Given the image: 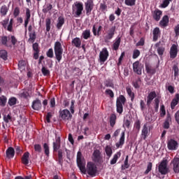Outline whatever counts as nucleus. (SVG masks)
<instances>
[{
	"label": "nucleus",
	"mask_w": 179,
	"mask_h": 179,
	"mask_svg": "<svg viewBox=\"0 0 179 179\" xmlns=\"http://www.w3.org/2000/svg\"><path fill=\"white\" fill-rule=\"evenodd\" d=\"M77 164L81 173L83 174H86L87 171V174L92 176V177L96 176V173H97V167H96V164L93 162H88L86 169V161L82 157V152H80L77 153Z\"/></svg>",
	"instance_id": "nucleus-1"
},
{
	"label": "nucleus",
	"mask_w": 179,
	"mask_h": 179,
	"mask_svg": "<svg viewBox=\"0 0 179 179\" xmlns=\"http://www.w3.org/2000/svg\"><path fill=\"white\" fill-rule=\"evenodd\" d=\"M54 50L56 59L58 61V62H61V59H62V52H64V49H62V45L59 43V41H56L55 43Z\"/></svg>",
	"instance_id": "nucleus-2"
},
{
	"label": "nucleus",
	"mask_w": 179,
	"mask_h": 179,
	"mask_svg": "<svg viewBox=\"0 0 179 179\" xmlns=\"http://www.w3.org/2000/svg\"><path fill=\"white\" fill-rule=\"evenodd\" d=\"M73 14L75 15L76 17H79L83 12V3L79 1H76L72 6Z\"/></svg>",
	"instance_id": "nucleus-3"
},
{
	"label": "nucleus",
	"mask_w": 179,
	"mask_h": 179,
	"mask_svg": "<svg viewBox=\"0 0 179 179\" xmlns=\"http://www.w3.org/2000/svg\"><path fill=\"white\" fill-rule=\"evenodd\" d=\"M59 117L63 121H71L72 120V114L68 109L60 110Z\"/></svg>",
	"instance_id": "nucleus-4"
},
{
	"label": "nucleus",
	"mask_w": 179,
	"mask_h": 179,
	"mask_svg": "<svg viewBox=\"0 0 179 179\" xmlns=\"http://www.w3.org/2000/svg\"><path fill=\"white\" fill-rule=\"evenodd\" d=\"M125 104V97L123 95H120L116 102V106H117V112L119 113V114H122L123 111V107Z\"/></svg>",
	"instance_id": "nucleus-5"
},
{
	"label": "nucleus",
	"mask_w": 179,
	"mask_h": 179,
	"mask_svg": "<svg viewBox=\"0 0 179 179\" xmlns=\"http://www.w3.org/2000/svg\"><path fill=\"white\" fill-rule=\"evenodd\" d=\"M167 159H164L158 166V170L161 174H167L169 173V168L167 167Z\"/></svg>",
	"instance_id": "nucleus-6"
},
{
	"label": "nucleus",
	"mask_w": 179,
	"mask_h": 179,
	"mask_svg": "<svg viewBox=\"0 0 179 179\" xmlns=\"http://www.w3.org/2000/svg\"><path fill=\"white\" fill-rule=\"evenodd\" d=\"M166 143L169 150H177V149H178V141H176L174 138L168 139Z\"/></svg>",
	"instance_id": "nucleus-7"
},
{
	"label": "nucleus",
	"mask_w": 179,
	"mask_h": 179,
	"mask_svg": "<svg viewBox=\"0 0 179 179\" xmlns=\"http://www.w3.org/2000/svg\"><path fill=\"white\" fill-rule=\"evenodd\" d=\"M114 34H115V26L111 27L106 31L104 36L106 43L108 42L109 40H111L113 37H114Z\"/></svg>",
	"instance_id": "nucleus-8"
},
{
	"label": "nucleus",
	"mask_w": 179,
	"mask_h": 179,
	"mask_svg": "<svg viewBox=\"0 0 179 179\" xmlns=\"http://www.w3.org/2000/svg\"><path fill=\"white\" fill-rule=\"evenodd\" d=\"M108 58V50L107 48H103L99 53V61L101 64H104Z\"/></svg>",
	"instance_id": "nucleus-9"
},
{
	"label": "nucleus",
	"mask_w": 179,
	"mask_h": 179,
	"mask_svg": "<svg viewBox=\"0 0 179 179\" xmlns=\"http://www.w3.org/2000/svg\"><path fill=\"white\" fill-rule=\"evenodd\" d=\"M142 68H143V66L138 61L133 64L134 72H136L137 75H142Z\"/></svg>",
	"instance_id": "nucleus-10"
},
{
	"label": "nucleus",
	"mask_w": 179,
	"mask_h": 179,
	"mask_svg": "<svg viewBox=\"0 0 179 179\" xmlns=\"http://www.w3.org/2000/svg\"><path fill=\"white\" fill-rule=\"evenodd\" d=\"M124 143H125V131H122L121 133L120 140L117 143H116V148H117V149L122 148Z\"/></svg>",
	"instance_id": "nucleus-11"
},
{
	"label": "nucleus",
	"mask_w": 179,
	"mask_h": 179,
	"mask_svg": "<svg viewBox=\"0 0 179 179\" xmlns=\"http://www.w3.org/2000/svg\"><path fill=\"white\" fill-rule=\"evenodd\" d=\"M171 164L173 166V171L175 173H179V157H174L171 161Z\"/></svg>",
	"instance_id": "nucleus-12"
},
{
	"label": "nucleus",
	"mask_w": 179,
	"mask_h": 179,
	"mask_svg": "<svg viewBox=\"0 0 179 179\" xmlns=\"http://www.w3.org/2000/svg\"><path fill=\"white\" fill-rule=\"evenodd\" d=\"M162 15L163 12H162L160 10L157 9L152 12V17L156 20V22H159V20H160Z\"/></svg>",
	"instance_id": "nucleus-13"
},
{
	"label": "nucleus",
	"mask_w": 179,
	"mask_h": 179,
	"mask_svg": "<svg viewBox=\"0 0 179 179\" xmlns=\"http://www.w3.org/2000/svg\"><path fill=\"white\" fill-rule=\"evenodd\" d=\"M33 110H36V111H38V110L41 109V101L39 99H36L32 102L31 106Z\"/></svg>",
	"instance_id": "nucleus-14"
},
{
	"label": "nucleus",
	"mask_w": 179,
	"mask_h": 179,
	"mask_svg": "<svg viewBox=\"0 0 179 179\" xmlns=\"http://www.w3.org/2000/svg\"><path fill=\"white\" fill-rule=\"evenodd\" d=\"M148 136H149V129H148V126L146 124H144L141 131V138L145 140Z\"/></svg>",
	"instance_id": "nucleus-15"
},
{
	"label": "nucleus",
	"mask_w": 179,
	"mask_h": 179,
	"mask_svg": "<svg viewBox=\"0 0 179 179\" xmlns=\"http://www.w3.org/2000/svg\"><path fill=\"white\" fill-rule=\"evenodd\" d=\"M93 9V1L91 0H88L85 3V10L87 15H89L90 12H92V10Z\"/></svg>",
	"instance_id": "nucleus-16"
},
{
	"label": "nucleus",
	"mask_w": 179,
	"mask_h": 179,
	"mask_svg": "<svg viewBox=\"0 0 179 179\" xmlns=\"http://www.w3.org/2000/svg\"><path fill=\"white\" fill-rule=\"evenodd\" d=\"M178 53V51L177 50V45L176 44H173L170 50V55L171 58H176L177 57V54Z\"/></svg>",
	"instance_id": "nucleus-17"
},
{
	"label": "nucleus",
	"mask_w": 179,
	"mask_h": 179,
	"mask_svg": "<svg viewBox=\"0 0 179 179\" xmlns=\"http://www.w3.org/2000/svg\"><path fill=\"white\" fill-rule=\"evenodd\" d=\"M178 101H179V94H176L175 95V98L172 100V101L171 103V110H174V108H176V106H177V104H178Z\"/></svg>",
	"instance_id": "nucleus-18"
},
{
	"label": "nucleus",
	"mask_w": 179,
	"mask_h": 179,
	"mask_svg": "<svg viewBox=\"0 0 179 179\" xmlns=\"http://www.w3.org/2000/svg\"><path fill=\"white\" fill-rule=\"evenodd\" d=\"M152 34H153V41H157V38L160 37V29L159 27L155 28L152 31Z\"/></svg>",
	"instance_id": "nucleus-19"
},
{
	"label": "nucleus",
	"mask_w": 179,
	"mask_h": 179,
	"mask_svg": "<svg viewBox=\"0 0 179 179\" xmlns=\"http://www.w3.org/2000/svg\"><path fill=\"white\" fill-rule=\"evenodd\" d=\"M169 24V16L168 15H164L162 20L159 22V26L161 27H166Z\"/></svg>",
	"instance_id": "nucleus-20"
},
{
	"label": "nucleus",
	"mask_w": 179,
	"mask_h": 179,
	"mask_svg": "<svg viewBox=\"0 0 179 179\" xmlns=\"http://www.w3.org/2000/svg\"><path fill=\"white\" fill-rule=\"evenodd\" d=\"M14 156H15V150L13 149V148H9L6 150V157H8V159H12L13 158Z\"/></svg>",
	"instance_id": "nucleus-21"
},
{
	"label": "nucleus",
	"mask_w": 179,
	"mask_h": 179,
	"mask_svg": "<svg viewBox=\"0 0 179 179\" xmlns=\"http://www.w3.org/2000/svg\"><path fill=\"white\" fill-rule=\"evenodd\" d=\"M121 157V152H117L113 155V158L110 160V164H115L118 159Z\"/></svg>",
	"instance_id": "nucleus-22"
},
{
	"label": "nucleus",
	"mask_w": 179,
	"mask_h": 179,
	"mask_svg": "<svg viewBox=\"0 0 179 179\" xmlns=\"http://www.w3.org/2000/svg\"><path fill=\"white\" fill-rule=\"evenodd\" d=\"M30 155V154L27 152H25L22 157V162L23 164H25V166H27V164H29V156Z\"/></svg>",
	"instance_id": "nucleus-23"
},
{
	"label": "nucleus",
	"mask_w": 179,
	"mask_h": 179,
	"mask_svg": "<svg viewBox=\"0 0 179 179\" xmlns=\"http://www.w3.org/2000/svg\"><path fill=\"white\" fill-rule=\"evenodd\" d=\"M120 44H121V38H117L113 45V48L115 51L120 48Z\"/></svg>",
	"instance_id": "nucleus-24"
},
{
	"label": "nucleus",
	"mask_w": 179,
	"mask_h": 179,
	"mask_svg": "<svg viewBox=\"0 0 179 179\" xmlns=\"http://www.w3.org/2000/svg\"><path fill=\"white\" fill-rule=\"evenodd\" d=\"M16 43H17V39H16V37H15V36H8V46H10V43L13 45H15Z\"/></svg>",
	"instance_id": "nucleus-25"
},
{
	"label": "nucleus",
	"mask_w": 179,
	"mask_h": 179,
	"mask_svg": "<svg viewBox=\"0 0 179 179\" xmlns=\"http://www.w3.org/2000/svg\"><path fill=\"white\" fill-rule=\"evenodd\" d=\"M156 97V92H151L149 93L148 96V99H147V104H150L152 103V101L153 99Z\"/></svg>",
	"instance_id": "nucleus-26"
},
{
	"label": "nucleus",
	"mask_w": 179,
	"mask_h": 179,
	"mask_svg": "<svg viewBox=\"0 0 179 179\" xmlns=\"http://www.w3.org/2000/svg\"><path fill=\"white\" fill-rule=\"evenodd\" d=\"M101 153L99 150H94L93 153L94 160L95 162H99V160H100V158H101Z\"/></svg>",
	"instance_id": "nucleus-27"
},
{
	"label": "nucleus",
	"mask_w": 179,
	"mask_h": 179,
	"mask_svg": "<svg viewBox=\"0 0 179 179\" xmlns=\"http://www.w3.org/2000/svg\"><path fill=\"white\" fill-rule=\"evenodd\" d=\"M117 121V115L115 114H112L110 117V127H114V125H115V122Z\"/></svg>",
	"instance_id": "nucleus-28"
},
{
	"label": "nucleus",
	"mask_w": 179,
	"mask_h": 179,
	"mask_svg": "<svg viewBox=\"0 0 179 179\" xmlns=\"http://www.w3.org/2000/svg\"><path fill=\"white\" fill-rule=\"evenodd\" d=\"M72 44H73V45H75V47H76L77 48H79V47H80L82 44V41H80V38H75L72 41Z\"/></svg>",
	"instance_id": "nucleus-29"
},
{
	"label": "nucleus",
	"mask_w": 179,
	"mask_h": 179,
	"mask_svg": "<svg viewBox=\"0 0 179 179\" xmlns=\"http://www.w3.org/2000/svg\"><path fill=\"white\" fill-rule=\"evenodd\" d=\"M101 29H102V27H101V25H100L98 27V29L96 31V25H94L93 27H92V33H93L94 36H100V32L101 31Z\"/></svg>",
	"instance_id": "nucleus-30"
},
{
	"label": "nucleus",
	"mask_w": 179,
	"mask_h": 179,
	"mask_svg": "<svg viewBox=\"0 0 179 179\" xmlns=\"http://www.w3.org/2000/svg\"><path fill=\"white\" fill-rule=\"evenodd\" d=\"M90 29H86L83 32L82 36L85 40H87L90 38Z\"/></svg>",
	"instance_id": "nucleus-31"
},
{
	"label": "nucleus",
	"mask_w": 179,
	"mask_h": 179,
	"mask_svg": "<svg viewBox=\"0 0 179 179\" xmlns=\"http://www.w3.org/2000/svg\"><path fill=\"white\" fill-rule=\"evenodd\" d=\"M64 23H65V20H64V17H59L57 20V29H61V27H62V26L64 25Z\"/></svg>",
	"instance_id": "nucleus-32"
},
{
	"label": "nucleus",
	"mask_w": 179,
	"mask_h": 179,
	"mask_svg": "<svg viewBox=\"0 0 179 179\" xmlns=\"http://www.w3.org/2000/svg\"><path fill=\"white\" fill-rule=\"evenodd\" d=\"M0 58L6 61V59H8V52L5 50H0Z\"/></svg>",
	"instance_id": "nucleus-33"
},
{
	"label": "nucleus",
	"mask_w": 179,
	"mask_h": 179,
	"mask_svg": "<svg viewBox=\"0 0 179 179\" xmlns=\"http://www.w3.org/2000/svg\"><path fill=\"white\" fill-rule=\"evenodd\" d=\"M105 152L108 157H111V155H113V149L110 145H107L105 148Z\"/></svg>",
	"instance_id": "nucleus-34"
},
{
	"label": "nucleus",
	"mask_w": 179,
	"mask_h": 179,
	"mask_svg": "<svg viewBox=\"0 0 179 179\" xmlns=\"http://www.w3.org/2000/svg\"><path fill=\"white\" fill-rule=\"evenodd\" d=\"M126 90L129 97H131V101H134V99H135V94L132 92V90L129 87H127Z\"/></svg>",
	"instance_id": "nucleus-35"
},
{
	"label": "nucleus",
	"mask_w": 179,
	"mask_h": 179,
	"mask_svg": "<svg viewBox=\"0 0 179 179\" xmlns=\"http://www.w3.org/2000/svg\"><path fill=\"white\" fill-rule=\"evenodd\" d=\"M35 40H36V33L29 32V38L28 39V41L29 43H34Z\"/></svg>",
	"instance_id": "nucleus-36"
},
{
	"label": "nucleus",
	"mask_w": 179,
	"mask_h": 179,
	"mask_svg": "<svg viewBox=\"0 0 179 179\" xmlns=\"http://www.w3.org/2000/svg\"><path fill=\"white\" fill-rule=\"evenodd\" d=\"M46 31L51 30V19L47 18L45 20Z\"/></svg>",
	"instance_id": "nucleus-37"
},
{
	"label": "nucleus",
	"mask_w": 179,
	"mask_h": 179,
	"mask_svg": "<svg viewBox=\"0 0 179 179\" xmlns=\"http://www.w3.org/2000/svg\"><path fill=\"white\" fill-rule=\"evenodd\" d=\"M171 120V117H168L166 118V120H165L164 123V128H165V129H169V128H170V121Z\"/></svg>",
	"instance_id": "nucleus-38"
},
{
	"label": "nucleus",
	"mask_w": 179,
	"mask_h": 179,
	"mask_svg": "<svg viewBox=\"0 0 179 179\" xmlns=\"http://www.w3.org/2000/svg\"><path fill=\"white\" fill-rule=\"evenodd\" d=\"M7 100L8 99L6 98L5 96H0V106H1L2 107L5 106Z\"/></svg>",
	"instance_id": "nucleus-39"
},
{
	"label": "nucleus",
	"mask_w": 179,
	"mask_h": 179,
	"mask_svg": "<svg viewBox=\"0 0 179 179\" xmlns=\"http://www.w3.org/2000/svg\"><path fill=\"white\" fill-rule=\"evenodd\" d=\"M1 43L2 44H3L4 45H7L9 46V39H8V36H3L1 38Z\"/></svg>",
	"instance_id": "nucleus-40"
},
{
	"label": "nucleus",
	"mask_w": 179,
	"mask_h": 179,
	"mask_svg": "<svg viewBox=\"0 0 179 179\" xmlns=\"http://www.w3.org/2000/svg\"><path fill=\"white\" fill-rule=\"evenodd\" d=\"M8 31H12L13 29V19H10L8 25L6 28Z\"/></svg>",
	"instance_id": "nucleus-41"
},
{
	"label": "nucleus",
	"mask_w": 179,
	"mask_h": 179,
	"mask_svg": "<svg viewBox=\"0 0 179 179\" xmlns=\"http://www.w3.org/2000/svg\"><path fill=\"white\" fill-rule=\"evenodd\" d=\"M0 12L2 16H6V13H8V7L6 6H3L1 8Z\"/></svg>",
	"instance_id": "nucleus-42"
},
{
	"label": "nucleus",
	"mask_w": 179,
	"mask_h": 179,
	"mask_svg": "<svg viewBox=\"0 0 179 179\" xmlns=\"http://www.w3.org/2000/svg\"><path fill=\"white\" fill-rule=\"evenodd\" d=\"M26 65V62L24 61H20L18 63V68L20 71L24 70V66Z\"/></svg>",
	"instance_id": "nucleus-43"
},
{
	"label": "nucleus",
	"mask_w": 179,
	"mask_h": 179,
	"mask_svg": "<svg viewBox=\"0 0 179 179\" xmlns=\"http://www.w3.org/2000/svg\"><path fill=\"white\" fill-rule=\"evenodd\" d=\"M52 9V5L51 4H47L46 6H44L43 8V12L44 13H47V12H50Z\"/></svg>",
	"instance_id": "nucleus-44"
},
{
	"label": "nucleus",
	"mask_w": 179,
	"mask_h": 179,
	"mask_svg": "<svg viewBox=\"0 0 179 179\" xmlns=\"http://www.w3.org/2000/svg\"><path fill=\"white\" fill-rule=\"evenodd\" d=\"M16 101H17V99H16V98L15 97L10 98L8 100V104L10 106H15V104H16Z\"/></svg>",
	"instance_id": "nucleus-45"
},
{
	"label": "nucleus",
	"mask_w": 179,
	"mask_h": 179,
	"mask_svg": "<svg viewBox=\"0 0 179 179\" xmlns=\"http://www.w3.org/2000/svg\"><path fill=\"white\" fill-rule=\"evenodd\" d=\"M145 71L147 73H155V70L152 69V67L149 64H145Z\"/></svg>",
	"instance_id": "nucleus-46"
},
{
	"label": "nucleus",
	"mask_w": 179,
	"mask_h": 179,
	"mask_svg": "<svg viewBox=\"0 0 179 179\" xmlns=\"http://www.w3.org/2000/svg\"><path fill=\"white\" fill-rule=\"evenodd\" d=\"M139 55H141V52L139 51V50H134L133 52V59H136V58H138Z\"/></svg>",
	"instance_id": "nucleus-47"
},
{
	"label": "nucleus",
	"mask_w": 179,
	"mask_h": 179,
	"mask_svg": "<svg viewBox=\"0 0 179 179\" xmlns=\"http://www.w3.org/2000/svg\"><path fill=\"white\" fill-rule=\"evenodd\" d=\"M46 55L47 57H48V58H53L54 57V50H52V48H50L48 52H46Z\"/></svg>",
	"instance_id": "nucleus-48"
},
{
	"label": "nucleus",
	"mask_w": 179,
	"mask_h": 179,
	"mask_svg": "<svg viewBox=\"0 0 179 179\" xmlns=\"http://www.w3.org/2000/svg\"><path fill=\"white\" fill-rule=\"evenodd\" d=\"M43 148L45 150V155L48 156V155H50V147H48V145L47 143H44Z\"/></svg>",
	"instance_id": "nucleus-49"
},
{
	"label": "nucleus",
	"mask_w": 179,
	"mask_h": 179,
	"mask_svg": "<svg viewBox=\"0 0 179 179\" xmlns=\"http://www.w3.org/2000/svg\"><path fill=\"white\" fill-rule=\"evenodd\" d=\"M136 1V0H125V4L127 5V6H134Z\"/></svg>",
	"instance_id": "nucleus-50"
},
{
	"label": "nucleus",
	"mask_w": 179,
	"mask_h": 179,
	"mask_svg": "<svg viewBox=\"0 0 179 179\" xmlns=\"http://www.w3.org/2000/svg\"><path fill=\"white\" fill-rule=\"evenodd\" d=\"M160 115L161 117H164L166 115V108L164 105H162L160 107Z\"/></svg>",
	"instance_id": "nucleus-51"
},
{
	"label": "nucleus",
	"mask_w": 179,
	"mask_h": 179,
	"mask_svg": "<svg viewBox=\"0 0 179 179\" xmlns=\"http://www.w3.org/2000/svg\"><path fill=\"white\" fill-rule=\"evenodd\" d=\"M173 0H164L162 4V8H167L170 5V2H172Z\"/></svg>",
	"instance_id": "nucleus-52"
},
{
	"label": "nucleus",
	"mask_w": 179,
	"mask_h": 179,
	"mask_svg": "<svg viewBox=\"0 0 179 179\" xmlns=\"http://www.w3.org/2000/svg\"><path fill=\"white\" fill-rule=\"evenodd\" d=\"M124 57H125V52H122L121 53L120 57H119L118 62H117L118 66H120V65H121V64L122 62V59H124Z\"/></svg>",
	"instance_id": "nucleus-53"
},
{
	"label": "nucleus",
	"mask_w": 179,
	"mask_h": 179,
	"mask_svg": "<svg viewBox=\"0 0 179 179\" xmlns=\"http://www.w3.org/2000/svg\"><path fill=\"white\" fill-rule=\"evenodd\" d=\"M41 71L44 76H48V75H50V70H48L47 68L43 67Z\"/></svg>",
	"instance_id": "nucleus-54"
},
{
	"label": "nucleus",
	"mask_w": 179,
	"mask_h": 179,
	"mask_svg": "<svg viewBox=\"0 0 179 179\" xmlns=\"http://www.w3.org/2000/svg\"><path fill=\"white\" fill-rule=\"evenodd\" d=\"M3 120L4 122H6V124H8V122H10V121H12V117H10V115H5L3 117Z\"/></svg>",
	"instance_id": "nucleus-55"
},
{
	"label": "nucleus",
	"mask_w": 179,
	"mask_h": 179,
	"mask_svg": "<svg viewBox=\"0 0 179 179\" xmlns=\"http://www.w3.org/2000/svg\"><path fill=\"white\" fill-rule=\"evenodd\" d=\"M60 145H59V141H56L53 143V149L54 150L57 151L58 149H59Z\"/></svg>",
	"instance_id": "nucleus-56"
},
{
	"label": "nucleus",
	"mask_w": 179,
	"mask_h": 179,
	"mask_svg": "<svg viewBox=\"0 0 179 179\" xmlns=\"http://www.w3.org/2000/svg\"><path fill=\"white\" fill-rule=\"evenodd\" d=\"M62 160H63V158H62V150H59L58 151V161H59V163L61 164V163H62Z\"/></svg>",
	"instance_id": "nucleus-57"
},
{
	"label": "nucleus",
	"mask_w": 179,
	"mask_h": 179,
	"mask_svg": "<svg viewBox=\"0 0 179 179\" xmlns=\"http://www.w3.org/2000/svg\"><path fill=\"white\" fill-rule=\"evenodd\" d=\"M150 171H152V162L148 163L145 174H149Z\"/></svg>",
	"instance_id": "nucleus-58"
},
{
	"label": "nucleus",
	"mask_w": 179,
	"mask_h": 179,
	"mask_svg": "<svg viewBox=\"0 0 179 179\" xmlns=\"http://www.w3.org/2000/svg\"><path fill=\"white\" fill-rule=\"evenodd\" d=\"M8 23H9V18H6L1 22V24L4 27V29H6Z\"/></svg>",
	"instance_id": "nucleus-59"
},
{
	"label": "nucleus",
	"mask_w": 179,
	"mask_h": 179,
	"mask_svg": "<svg viewBox=\"0 0 179 179\" xmlns=\"http://www.w3.org/2000/svg\"><path fill=\"white\" fill-rule=\"evenodd\" d=\"M134 127L137 131H139L141 129V122L139 120H137L134 124Z\"/></svg>",
	"instance_id": "nucleus-60"
},
{
	"label": "nucleus",
	"mask_w": 179,
	"mask_h": 179,
	"mask_svg": "<svg viewBox=\"0 0 179 179\" xmlns=\"http://www.w3.org/2000/svg\"><path fill=\"white\" fill-rule=\"evenodd\" d=\"M157 52H158L159 55H162L164 52V48H163V47L158 48Z\"/></svg>",
	"instance_id": "nucleus-61"
},
{
	"label": "nucleus",
	"mask_w": 179,
	"mask_h": 179,
	"mask_svg": "<svg viewBox=\"0 0 179 179\" xmlns=\"http://www.w3.org/2000/svg\"><path fill=\"white\" fill-rule=\"evenodd\" d=\"M30 9L26 8V20H30Z\"/></svg>",
	"instance_id": "nucleus-62"
},
{
	"label": "nucleus",
	"mask_w": 179,
	"mask_h": 179,
	"mask_svg": "<svg viewBox=\"0 0 179 179\" xmlns=\"http://www.w3.org/2000/svg\"><path fill=\"white\" fill-rule=\"evenodd\" d=\"M106 94H108L110 97H114V92H113V90L108 89L106 90Z\"/></svg>",
	"instance_id": "nucleus-63"
},
{
	"label": "nucleus",
	"mask_w": 179,
	"mask_h": 179,
	"mask_svg": "<svg viewBox=\"0 0 179 179\" xmlns=\"http://www.w3.org/2000/svg\"><path fill=\"white\" fill-rule=\"evenodd\" d=\"M175 34L176 37H178L179 36V24L175 27L174 29Z\"/></svg>",
	"instance_id": "nucleus-64"
}]
</instances>
